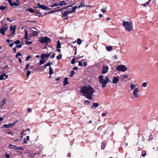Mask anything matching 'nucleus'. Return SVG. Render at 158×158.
Listing matches in <instances>:
<instances>
[{
  "label": "nucleus",
  "instance_id": "bb28decb",
  "mask_svg": "<svg viewBox=\"0 0 158 158\" xmlns=\"http://www.w3.org/2000/svg\"><path fill=\"white\" fill-rule=\"evenodd\" d=\"M5 31L3 28H0V32L2 35H4V32Z\"/></svg>",
  "mask_w": 158,
  "mask_h": 158
},
{
  "label": "nucleus",
  "instance_id": "de8ad7c7",
  "mask_svg": "<svg viewBox=\"0 0 158 158\" xmlns=\"http://www.w3.org/2000/svg\"><path fill=\"white\" fill-rule=\"evenodd\" d=\"M30 65L29 64H27L26 65V68L24 69V70H26V69L28 68L29 67Z\"/></svg>",
  "mask_w": 158,
  "mask_h": 158
},
{
  "label": "nucleus",
  "instance_id": "1a4fd4ad",
  "mask_svg": "<svg viewBox=\"0 0 158 158\" xmlns=\"http://www.w3.org/2000/svg\"><path fill=\"white\" fill-rule=\"evenodd\" d=\"M16 28V26L15 25L12 26L10 25V35L11 34L13 35L14 34L15 31V29Z\"/></svg>",
  "mask_w": 158,
  "mask_h": 158
},
{
  "label": "nucleus",
  "instance_id": "20e7f679",
  "mask_svg": "<svg viewBox=\"0 0 158 158\" xmlns=\"http://www.w3.org/2000/svg\"><path fill=\"white\" fill-rule=\"evenodd\" d=\"M38 40L41 43H44L47 44L51 41V39L47 37H39Z\"/></svg>",
  "mask_w": 158,
  "mask_h": 158
},
{
  "label": "nucleus",
  "instance_id": "2eb2a0df",
  "mask_svg": "<svg viewBox=\"0 0 158 158\" xmlns=\"http://www.w3.org/2000/svg\"><path fill=\"white\" fill-rule=\"evenodd\" d=\"M130 87L131 90H132L137 87V85L136 84L133 83H131L130 85Z\"/></svg>",
  "mask_w": 158,
  "mask_h": 158
},
{
  "label": "nucleus",
  "instance_id": "5701e85b",
  "mask_svg": "<svg viewBox=\"0 0 158 158\" xmlns=\"http://www.w3.org/2000/svg\"><path fill=\"white\" fill-rule=\"evenodd\" d=\"M5 31H6L8 29L7 25L6 24H5L3 27H2Z\"/></svg>",
  "mask_w": 158,
  "mask_h": 158
},
{
  "label": "nucleus",
  "instance_id": "79ce46f5",
  "mask_svg": "<svg viewBox=\"0 0 158 158\" xmlns=\"http://www.w3.org/2000/svg\"><path fill=\"white\" fill-rule=\"evenodd\" d=\"M150 0H149L146 3L143 4L142 5L146 7V5L148 4L149 2H150Z\"/></svg>",
  "mask_w": 158,
  "mask_h": 158
},
{
  "label": "nucleus",
  "instance_id": "f8f14e48",
  "mask_svg": "<svg viewBox=\"0 0 158 158\" xmlns=\"http://www.w3.org/2000/svg\"><path fill=\"white\" fill-rule=\"evenodd\" d=\"M72 12H73V11H70L66 10L64 11H62L61 13L63 16H66L67 15Z\"/></svg>",
  "mask_w": 158,
  "mask_h": 158
},
{
  "label": "nucleus",
  "instance_id": "a211bd4d",
  "mask_svg": "<svg viewBox=\"0 0 158 158\" xmlns=\"http://www.w3.org/2000/svg\"><path fill=\"white\" fill-rule=\"evenodd\" d=\"M29 139V136H27L26 138H25L24 139L23 143H27Z\"/></svg>",
  "mask_w": 158,
  "mask_h": 158
},
{
  "label": "nucleus",
  "instance_id": "412c9836",
  "mask_svg": "<svg viewBox=\"0 0 158 158\" xmlns=\"http://www.w3.org/2000/svg\"><path fill=\"white\" fill-rule=\"evenodd\" d=\"M59 3L60 6L64 5L67 4V3L64 1H60L59 2Z\"/></svg>",
  "mask_w": 158,
  "mask_h": 158
},
{
  "label": "nucleus",
  "instance_id": "864d4df0",
  "mask_svg": "<svg viewBox=\"0 0 158 158\" xmlns=\"http://www.w3.org/2000/svg\"><path fill=\"white\" fill-rule=\"evenodd\" d=\"M22 45L20 44V45H17L16 47L17 48H21L22 47Z\"/></svg>",
  "mask_w": 158,
  "mask_h": 158
},
{
  "label": "nucleus",
  "instance_id": "e2e57ef3",
  "mask_svg": "<svg viewBox=\"0 0 158 158\" xmlns=\"http://www.w3.org/2000/svg\"><path fill=\"white\" fill-rule=\"evenodd\" d=\"M27 110L28 111L31 112V109L30 108H28Z\"/></svg>",
  "mask_w": 158,
  "mask_h": 158
},
{
  "label": "nucleus",
  "instance_id": "6ab92c4d",
  "mask_svg": "<svg viewBox=\"0 0 158 158\" xmlns=\"http://www.w3.org/2000/svg\"><path fill=\"white\" fill-rule=\"evenodd\" d=\"M99 106V104L97 102H94L92 106V108H96Z\"/></svg>",
  "mask_w": 158,
  "mask_h": 158
},
{
  "label": "nucleus",
  "instance_id": "423d86ee",
  "mask_svg": "<svg viewBox=\"0 0 158 158\" xmlns=\"http://www.w3.org/2000/svg\"><path fill=\"white\" fill-rule=\"evenodd\" d=\"M139 90V89L138 87H136L133 90V94L135 98H137L139 97V94L138 93Z\"/></svg>",
  "mask_w": 158,
  "mask_h": 158
},
{
  "label": "nucleus",
  "instance_id": "f257e3e1",
  "mask_svg": "<svg viewBox=\"0 0 158 158\" xmlns=\"http://www.w3.org/2000/svg\"><path fill=\"white\" fill-rule=\"evenodd\" d=\"M81 92L86 98L92 99L93 98V94L94 93V91L91 86L88 85L82 87Z\"/></svg>",
  "mask_w": 158,
  "mask_h": 158
},
{
  "label": "nucleus",
  "instance_id": "bf43d9fd",
  "mask_svg": "<svg viewBox=\"0 0 158 158\" xmlns=\"http://www.w3.org/2000/svg\"><path fill=\"white\" fill-rule=\"evenodd\" d=\"M84 6V5L83 4H82H82H81V5H79V6H78V8H80V7H83Z\"/></svg>",
  "mask_w": 158,
  "mask_h": 158
},
{
  "label": "nucleus",
  "instance_id": "aec40b11",
  "mask_svg": "<svg viewBox=\"0 0 158 158\" xmlns=\"http://www.w3.org/2000/svg\"><path fill=\"white\" fill-rule=\"evenodd\" d=\"M68 78L67 77H65L64 80L63 84L64 85H66L67 84L69 83V82H68Z\"/></svg>",
  "mask_w": 158,
  "mask_h": 158
},
{
  "label": "nucleus",
  "instance_id": "c85d7f7f",
  "mask_svg": "<svg viewBox=\"0 0 158 158\" xmlns=\"http://www.w3.org/2000/svg\"><path fill=\"white\" fill-rule=\"evenodd\" d=\"M62 56V54H60L57 56L56 58L57 60H60L61 59Z\"/></svg>",
  "mask_w": 158,
  "mask_h": 158
},
{
  "label": "nucleus",
  "instance_id": "c756f323",
  "mask_svg": "<svg viewBox=\"0 0 158 158\" xmlns=\"http://www.w3.org/2000/svg\"><path fill=\"white\" fill-rule=\"evenodd\" d=\"M18 121L16 120L15 121H14L13 123H10V127H12L14 126L15 125V124L16 123H17L18 122Z\"/></svg>",
  "mask_w": 158,
  "mask_h": 158
},
{
  "label": "nucleus",
  "instance_id": "f03ea898",
  "mask_svg": "<svg viewBox=\"0 0 158 158\" xmlns=\"http://www.w3.org/2000/svg\"><path fill=\"white\" fill-rule=\"evenodd\" d=\"M122 25L126 30L128 32L131 31L133 29V24L131 21H124Z\"/></svg>",
  "mask_w": 158,
  "mask_h": 158
},
{
  "label": "nucleus",
  "instance_id": "cd10ccee",
  "mask_svg": "<svg viewBox=\"0 0 158 158\" xmlns=\"http://www.w3.org/2000/svg\"><path fill=\"white\" fill-rule=\"evenodd\" d=\"M77 43L79 44V45H80L81 44V43H82V40H81V39H79V38H78L77 40Z\"/></svg>",
  "mask_w": 158,
  "mask_h": 158
},
{
  "label": "nucleus",
  "instance_id": "c9c22d12",
  "mask_svg": "<svg viewBox=\"0 0 158 158\" xmlns=\"http://www.w3.org/2000/svg\"><path fill=\"white\" fill-rule=\"evenodd\" d=\"M6 8V6H0V9L1 10H4Z\"/></svg>",
  "mask_w": 158,
  "mask_h": 158
},
{
  "label": "nucleus",
  "instance_id": "393cba45",
  "mask_svg": "<svg viewBox=\"0 0 158 158\" xmlns=\"http://www.w3.org/2000/svg\"><path fill=\"white\" fill-rule=\"evenodd\" d=\"M60 6V5H59V2H58L55 3H54L53 5L51 6L50 7H53L54 6Z\"/></svg>",
  "mask_w": 158,
  "mask_h": 158
},
{
  "label": "nucleus",
  "instance_id": "b1692460",
  "mask_svg": "<svg viewBox=\"0 0 158 158\" xmlns=\"http://www.w3.org/2000/svg\"><path fill=\"white\" fill-rule=\"evenodd\" d=\"M61 44L60 43V42L59 40H58L57 41V48H61Z\"/></svg>",
  "mask_w": 158,
  "mask_h": 158
},
{
  "label": "nucleus",
  "instance_id": "9d476101",
  "mask_svg": "<svg viewBox=\"0 0 158 158\" xmlns=\"http://www.w3.org/2000/svg\"><path fill=\"white\" fill-rule=\"evenodd\" d=\"M108 66L105 65H103L102 71V73L104 74L108 72Z\"/></svg>",
  "mask_w": 158,
  "mask_h": 158
},
{
  "label": "nucleus",
  "instance_id": "f704fd0d",
  "mask_svg": "<svg viewBox=\"0 0 158 158\" xmlns=\"http://www.w3.org/2000/svg\"><path fill=\"white\" fill-rule=\"evenodd\" d=\"M45 62V60L43 59H42L41 60H40V65H41L42 64H44Z\"/></svg>",
  "mask_w": 158,
  "mask_h": 158
},
{
  "label": "nucleus",
  "instance_id": "4c0bfd02",
  "mask_svg": "<svg viewBox=\"0 0 158 158\" xmlns=\"http://www.w3.org/2000/svg\"><path fill=\"white\" fill-rule=\"evenodd\" d=\"M25 38L27 39V36H28V34H27V31L26 29H25Z\"/></svg>",
  "mask_w": 158,
  "mask_h": 158
},
{
  "label": "nucleus",
  "instance_id": "a19ab883",
  "mask_svg": "<svg viewBox=\"0 0 158 158\" xmlns=\"http://www.w3.org/2000/svg\"><path fill=\"white\" fill-rule=\"evenodd\" d=\"M90 102L88 101H84V104L86 105H88L89 104Z\"/></svg>",
  "mask_w": 158,
  "mask_h": 158
},
{
  "label": "nucleus",
  "instance_id": "f3484780",
  "mask_svg": "<svg viewBox=\"0 0 158 158\" xmlns=\"http://www.w3.org/2000/svg\"><path fill=\"white\" fill-rule=\"evenodd\" d=\"M119 80V78L117 77H114L112 82L114 84H116V83Z\"/></svg>",
  "mask_w": 158,
  "mask_h": 158
},
{
  "label": "nucleus",
  "instance_id": "4be33fe9",
  "mask_svg": "<svg viewBox=\"0 0 158 158\" xmlns=\"http://www.w3.org/2000/svg\"><path fill=\"white\" fill-rule=\"evenodd\" d=\"M106 48L108 51H110L112 49V46H110L108 47H106Z\"/></svg>",
  "mask_w": 158,
  "mask_h": 158
},
{
  "label": "nucleus",
  "instance_id": "7c9ffc66",
  "mask_svg": "<svg viewBox=\"0 0 158 158\" xmlns=\"http://www.w3.org/2000/svg\"><path fill=\"white\" fill-rule=\"evenodd\" d=\"M27 10L31 12V13H33L34 12V10L32 8L27 9Z\"/></svg>",
  "mask_w": 158,
  "mask_h": 158
},
{
  "label": "nucleus",
  "instance_id": "4468645a",
  "mask_svg": "<svg viewBox=\"0 0 158 158\" xmlns=\"http://www.w3.org/2000/svg\"><path fill=\"white\" fill-rule=\"evenodd\" d=\"M8 77V76L6 74L4 73L0 75V80L2 79H5Z\"/></svg>",
  "mask_w": 158,
  "mask_h": 158
},
{
  "label": "nucleus",
  "instance_id": "dca6fc26",
  "mask_svg": "<svg viewBox=\"0 0 158 158\" xmlns=\"http://www.w3.org/2000/svg\"><path fill=\"white\" fill-rule=\"evenodd\" d=\"M19 2L18 1V0H17L16 2H10V6H17L19 5Z\"/></svg>",
  "mask_w": 158,
  "mask_h": 158
},
{
  "label": "nucleus",
  "instance_id": "c03bdc74",
  "mask_svg": "<svg viewBox=\"0 0 158 158\" xmlns=\"http://www.w3.org/2000/svg\"><path fill=\"white\" fill-rule=\"evenodd\" d=\"M31 58V56H27V57L26 58V61H28Z\"/></svg>",
  "mask_w": 158,
  "mask_h": 158
},
{
  "label": "nucleus",
  "instance_id": "6e6552de",
  "mask_svg": "<svg viewBox=\"0 0 158 158\" xmlns=\"http://www.w3.org/2000/svg\"><path fill=\"white\" fill-rule=\"evenodd\" d=\"M10 149H15L19 151H22L23 150V148L22 147H17L11 144H10Z\"/></svg>",
  "mask_w": 158,
  "mask_h": 158
},
{
  "label": "nucleus",
  "instance_id": "7ed1b4c3",
  "mask_svg": "<svg viewBox=\"0 0 158 158\" xmlns=\"http://www.w3.org/2000/svg\"><path fill=\"white\" fill-rule=\"evenodd\" d=\"M98 78L100 83L102 84V88L105 87L109 81L108 77L106 76L105 77L104 79L102 76H99Z\"/></svg>",
  "mask_w": 158,
  "mask_h": 158
},
{
  "label": "nucleus",
  "instance_id": "ea45409f",
  "mask_svg": "<svg viewBox=\"0 0 158 158\" xmlns=\"http://www.w3.org/2000/svg\"><path fill=\"white\" fill-rule=\"evenodd\" d=\"M10 139H12V141H13L15 142H17V141H19L18 139L17 138H15V139H14L11 138L10 137Z\"/></svg>",
  "mask_w": 158,
  "mask_h": 158
},
{
  "label": "nucleus",
  "instance_id": "09e8293b",
  "mask_svg": "<svg viewBox=\"0 0 158 158\" xmlns=\"http://www.w3.org/2000/svg\"><path fill=\"white\" fill-rule=\"evenodd\" d=\"M22 54L20 53H18L16 55V57H17L18 56H21Z\"/></svg>",
  "mask_w": 158,
  "mask_h": 158
},
{
  "label": "nucleus",
  "instance_id": "052dcab7",
  "mask_svg": "<svg viewBox=\"0 0 158 158\" xmlns=\"http://www.w3.org/2000/svg\"><path fill=\"white\" fill-rule=\"evenodd\" d=\"M18 60H19V62L20 63H22V60L21 59V58H18Z\"/></svg>",
  "mask_w": 158,
  "mask_h": 158
},
{
  "label": "nucleus",
  "instance_id": "6e6d98bb",
  "mask_svg": "<svg viewBox=\"0 0 158 158\" xmlns=\"http://www.w3.org/2000/svg\"><path fill=\"white\" fill-rule=\"evenodd\" d=\"M79 65L80 66H82V63L81 62H80V61H79Z\"/></svg>",
  "mask_w": 158,
  "mask_h": 158
},
{
  "label": "nucleus",
  "instance_id": "0eeeda50",
  "mask_svg": "<svg viewBox=\"0 0 158 158\" xmlns=\"http://www.w3.org/2000/svg\"><path fill=\"white\" fill-rule=\"evenodd\" d=\"M37 8H40L41 9L47 10H50V9L48 8V7L44 5H41L40 3H38L37 6L36 7Z\"/></svg>",
  "mask_w": 158,
  "mask_h": 158
},
{
  "label": "nucleus",
  "instance_id": "49530a36",
  "mask_svg": "<svg viewBox=\"0 0 158 158\" xmlns=\"http://www.w3.org/2000/svg\"><path fill=\"white\" fill-rule=\"evenodd\" d=\"M75 74V72L73 70H72L71 71V76H73Z\"/></svg>",
  "mask_w": 158,
  "mask_h": 158
},
{
  "label": "nucleus",
  "instance_id": "774afa93",
  "mask_svg": "<svg viewBox=\"0 0 158 158\" xmlns=\"http://www.w3.org/2000/svg\"><path fill=\"white\" fill-rule=\"evenodd\" d=\"M59 80H60V77H58V78L56 79V81H59Z\"/></svg>",
  "mask_w": 158,
  "mask_h": 158
},
{
  "label": "nucleus",
  "instance_id": "603ef678",
  "mask_svg": "<svg viewBox=\"0 0 158 158\" xmlns=\"http://www.w3.org/2000/svg\"><path fill=\"white\" fill-rule=\"evenodd\" d=\"M5 155H6V158H9V157H10V155H8L7 153H6L5 154Z\"/></svg>",
  "mask_w": 158,
  "mask_h": 158
},
{
  "label": "nucleus",
  "instance_id": "69168bd1",
  "mask_svg": "<svg viewBox=\"0 0 158 158\" xmlns=\"http://www.w3.org/2000/svg\"><path fill=\"white\" fill-rule=\"evenodd\" d=\"M106 115V114L105 113H103L102 114V116L104 117Z\"/></svg>",
  "mask_w": 158,
  "mask_h": 158
},
{
  "label": "nucleus",
  "instance_id": "a18cd8bd",
  "mask_svg": "<svg viewBox=\"0 0 158 158\" xmlns=\"http://www.w3.org/2000/svg\"><path fill=\"white\" fill-rule=\"evenodd\" d=\"M77 8V7L76 6H74V7H73L72 8V9L73 10V12H74L73 11H74V10H75Z\"/></svg>",
  "mask_w": 158,
  "mask_h": 158
},
{
  "label": "nucleus",
  "instance_id": "72a5a7b5",
  "mask_svg": "<svg viewBox=\"0 0 158 158\" xmlns=\"http://www.w3.org/2000/svg\"><path fill=\"white\" fill-rule=\"evenodd\" d=\"M107 7L106 6L105 8L101 9L102 12L103 13H105L106 11Z\"/></svg>",
  "mask_w": 158,
  "mask_h": 158
},
{
  "label": "nucleus",
  "instance_id": "338daca9",
  "mask_svg": "<svg viewBox=\"0 0 158 158\" xmlns=\"http://www.w3.org/2000/svg\"><path fill=\"white\" fill-rule=\"evenodd\" d=\"M55 56V54H54L51 57V58H53Z\"/></svg>",
  "mask_w": 158,
  "mask_h": 158
},
{
  "label": "nucleus",
  "instance_id": "a878e982",
  "mask_svg": "<svg viewBox=\"0 0 158 158\" xmlns=\"http://www.w3.org/2000/svg\"><path fill=\"white\" fill-rule=\"evenodd\" d=\"M53 69H52L51 67V66H50V69H49V74L51 75L52 74H53Z\"/></svg>",
  "mask_w": 158,
  "mask_h": 158
},
{
  "label": "nucleus",
  "instance_id": "2f4dec72",
  "mask_svg": "<svg viewBox=\"0 0 158 158\" xmlns=\"http://www.w3.org/2000/svg\"><path fill=\"white\" fill-rule=\"evenodd\" d=\"M3 127L6 128H8L10 127V124L9 123L8 124H5L3 125Z\"/></svg>",
  "mask_w": 158,
  "mask_h": 158
},
{
  "label": "nucleus",
  "instance_id": "37998d69",
  "mask_svg": "<svg viewBox=\"0 0 158 158\" xmlns=\"http://www.w3.org/2000/svg\"><path fill=\"white\" fill-rule=\"evenodd\" d=\"M31 72L29 71H27V77H28L31 74Z\"/></svg>",
  "mask_w": 158,
  "mask_h": 158
},
{
  "label": "nucleus",
  "instance_id": "9b49d317",
  "mask_svg": "<svg viewBox=\"0 0 158 158\" xmlns=\"http://www.w3.org/2000/svg\"><path fill=\"white\" fill-rule=\"evenodd\" d=\"M36 29L35 28H32L31 29V36H34L35 35H38L39 33V32H38L36 31H35L34 30Z\"/></svg>",
  "mask_w": 158,
  "mask_h": 158
},
{
  "label": "nucleus",
  "instance_id": "0e129e2a",
  "mask_svg": "<svg viewBox=\"0 0 158 158\" xmlns=\"http://www.w3.org/2000/svg\"><path fill=\"white\" fill-rule=\"evenodd\" d=\"M71 156V153H68V155H67L69 157H70Z\"/></svg>",
  "mask_w": 158,
  "mask_h": 158
},
{
  "label": "nucleus",
  "instance_id": "39448f33",
  "mask_svg": "<svg viewBox=\"0 0 158 158\" xmlns=\"http://www.w3.org/2000/svg\"><path fill=\"white\" fill-rule=\"evenodd\" d=\"M116 69L118 71H122L123 72H125L127 71V68L123 65H119L116 68Z\"/></svg>",
  "mask_w": 158,
  "mask_h": 158
},
{
  "label": "nucleus",
  "instance_id": "3c124183",
  "mask_svg": "<svg viewBox=\"0 0 158 158\" xmlns=\"http://www.w3.org/2000/svg\"><path fill=\"white\" fill-rule=\"evenodd\" d=\"M51 64V63H48L44 65V66L46 67L48 66H50Z\"/></svg>",
  "mask_w": 158,
  "mask_h": 158
},
{
  "label": "nucleus",
  "instance_id": "5fc2aeb1",
  "mask_svg": "<svg viewBox=\"0 0 158 158\" xmlns=\"http://www.w3.org/2000/svg\"><path fill=\"white\" fill-rule=\"evenodd\" d=\"M128 76L127 75H125L123 77V78L124 79H127L128 78Z\"/></svg>",
  "mask_w": 158,
  "mask_h": 158
},
{
  "label": "nucleus",
  "instance_id": "e433bc0d",
  "mask_svg": "<svg viewBox=\"0 0 158 158\" xmlns=\"http://www.w3.org/2000/svg\"><path fill=\"white\" fill-rule=\"evenodd\" d=\"M14 42L15 44H20V40H18L16 41H14Z\"/></svg>",
  "mask_w": 158,
  "mask_h": 158
},
{
  "label": "nucleus",
  "instance_id": "8fccbe9b",
  "mask_svg": "<svg viewBox=\"0 0 158 158\" xmlns=\"http://www.w3.org/2000/svg\"><path fill=\"white\" fill-rule=\"evenodd\" d=\"M75 62V59L73 58L72 59V61H71V63L73 64H74Z\"/></svg>",
  "mask_w": 158,
  "mask_h": 158
},
{
  "label": "nucleus",
  "instance_id": "13d9d810",
  "mask_svg": "<svg viewBox=\"0 0 158 158\" xmlns=\"http://www.w3.org/2000/svg\"><path fill=\"white\" fill-rule=\"evenodd\" d=\"M78 69V68L77 67H75L73 68V69L74 70H77Z\"/></svg>",
  "mask_w": 158,
  "mask_h": 158
},
{
  "label": "nucleus",
  "instance_id": "680f3d73",
  "mask_svg": "<svg viewBox=\"0 0 158 158\" xmlns=\"http://www.w3.org/2000/svg\"><path fill=\"white\" fill-rule=\"evenodd\" d=\"M146 155V153H144L142 154V156L143 157H145Z\"/></svg>",
  "mask_w": 158,
  "mask_h": 158
},
{
  "label": "nucleus",
  "instance_id": "58836bf2",
  "mask_svg": "<svg viewBox=\"0 0 158 158\" xmlns=\"http://www.w3.org/2000/svg\"><path fill=\"white\" fill-rule=\"evenodd\" d=\"M25 42L27 44L29 45V44H31L32 43V41L30 42L27 40H26V41H25Z\"/></svg>",
  "mask_w": 158,
  "mask_h": 158
},
{
  "label": "nucleus",
  "instance_id": "473e14b6",
  "mask_svg": "<svg viewBox=\"0 0 158 158\" xmlns=\"http://www.w3.org/2000/svg\"><path fill=\"white\" fill-rule=\"evenodd\" d=\"M147 83L144 82L142 83V86L143 87L145 88L147 86Z\"/></svg>",
  "mask_w": 158,
  "mask_h": 158
},
{
  "label": "nucleus",
  "instance_id": "4d7b16f0",
  "mask_svg": "<svg viewBox=\"0 0 158 158\" xmlns=\"http://www.w3.org/2000/svg\"><path fill=\"white\" fill-rule=\"evenodd\" d=\"M83 64L84 66H86L87 65V62H83Z\"/></svg>",
  "mask_w": 158,
  "mask_h": 158
},
{
  "label": "nucleus",
  "instance_id": "ddd939ff",
  "mask_svg": "<svg viewBox=\"0 0 158 158\" xmlns=\"http://www.w3.org/2000/svg\"><path fill=\"white\" fill-rule=\"evenodd\" d=\"M51 54V53H49L44 54L43 53L41 56V58L42 59H44L45 58H48Z\"/></svg>",
  "mask_w": 158,
  "mask_h": 158
}]
</instances>
